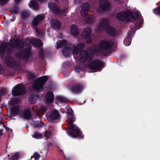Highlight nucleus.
Returning <instances> with one entry per match:
<instances>
[{"label":"nucleus","instance_id":"obj_1","mask_svg":"<svg viewBox=\"0 0 160 160\" xmlns=\"http://www.w3.org/2000/svg\"><path fill=\"white\" fill-rule=\"evenodd\" d=\"M84 46L83 43H79L76 46H74L71 44L66 45L62 51L63 55L66 57L70 56L72 51L74 58L79 62H84L86 60L89 62L88 67L93 71V72L100 71L102 69L103 64L102 62L98 60H92L91 55L87 51H82L78 54L80 50Z\"/></svg>","mask_w":160,"mask_h":160},{"label":"nucleus","instance_id":"obj_2","mask_svg":"<svg viewBox=\"0 0 160 160\" xmlns=\"http://www.w3.org/2000/svg\"><path fill=\"white\" fill-rule=\"evenodd\" d=\"M68 120L67 122L70 126L69 131L67 132L68 135L73 138H75L77 137L79 138H83V136L79 129L76 125L73 123L75 120L73 115L68 116Z\"/></svg>","mask_w":160,"mask_h":160},{"label":"nucleus","instance_id":"obj_3","mask_svg":"<svg viewBox=\"0 0 160 160\" xmlns=\"http://www.w3.org/2000/svg\"><path fill=\"white\" fill-rule=\"evenodd\" d=\"M140 14L139 11L137 10H133L131 12H123L117 14L116 18L118 20L132 22L140 17Z\"/></svg>","mask_w":160,"mask_h":160},{"label":"nucleus","instance_id":"obj_4","mask_svg":"<svg viewBox=\"0 0 160 160\" xmlns=\"http://www.w3.org/2000/svg\"><path fill=\"white\" fill-rule=\"evenodd\" d=\"M95 30L98 31L105 30L108 34L113 36L116 35L115 29L109 26L108 20L103 18L100 19L99 24L95 28Z\"/></svg>","mask_w":160,"mask_h":160},{"label":"nucleus","instance_id":"obj_5","mask_svg":"<svg viewBox=\"0 0 160 160\" xmlns=\"http://www.w3.org/2000/svg\"><path fill=\"white\" fill-rule=\"evenodd\" d=\"M112 43L110 40H105L101 41L98 47L96 49L95 53H100L104 55L102 53L106 51L109 50L112 45Z\"/></svg>","mask_w":160,"mask_h":160},{"label":"nucleus","instance_id":"obj_6","mask_svg":"<svg viewBox=\"0 0 160 160\" xmlns=\"http://www.w3.org/2000/svg\"><path fill=\"white\" fill-rule=\"evenodd\" d=\"M47 80V78L46 76L35 80L32 85V88L37 92H41L43 90V85Z\"/></svg>","mask_w":160,"mask_h":160},{"label":"nucleus","instance_id":"obj_7","mask_svg":"<svg viewBox=\"0 0 160 160\" xmlns=\"http://www.w3.org/2000/svg\"><path fill=\"white\" fill-rule=\"evenodd\" d=\"M19 101L15 99L11 100L8 103V108L11 111V116H15L19 115Z\"/></svg>","mask_w":160,"mask_h":160},{"label":"nucleus","instance_id":"obj_8","mask_svg":"<svg viewBox=\"0 0 160 160\" xmlns=\"http://www.w3.org/2000/svg\"><path fill=\"white\" fill-rule=\"evenodd\" d=\"M89 8V5L88 3H85L81 6L80 13L82 17L86 18L85 20L88 23H91L93 20L92 16L87 14L85 11L88 10Z\"/></svg>","mask_w":160,"mask_h":160},{"label":"nucleus","instance_id":"obj_9","mask_svg":"<svg viewBox=\"0 0 160 160\" xmlns=\"http://www.w3.org/2000/svg\"><path fill=\"white\" fill-rule=\"evenodd\" d=\"M25 91V88L23 85L21 84H18L12 88V94L14 96H17L23 93Z\"/></svg>","mask_w":160,"mask_h":160},{"label":"nucleus","instance_id":"obj_10","mask_svg":"<svg viewBox=\"0 0 160 160\" xmlns=\"http://www.w3.org/2000/svg\"><path fill=\"white\" fill-rule=\"evenodd\" d=\"M109 7L108 0H100V5L97 9L98 12H103L108 9Z\"/></svg>","mask_w":160,"mask_h":160},{"label":"nucleus","instance_id":"obj_11","mask_svg":"<svg viewBox=\"0 0 160 160\" xmlns=\"http://www.w3.org/2000/svg\"><path fill=\"white\" fill-rule=\"evenodd\" d=\"M44 18V16L42 14H40L37 16L33 19L32 24L33 26H36L39 22L42 20Z\"/></svg>","mask_w":160,"mask_h":160},{"label":"nucleus","instance_id":"obj_12","mask_svg":"<svg viewBox=\"0 0 160 160\" xmlns=\"http://www.w3.org/2000/svg\"><path fill=\"white\" fill-rule=\"evenodd\" d=\"M49 116V117L52 119H57L60 117V115L58 111L56 109L52 110Z\"/></svg>","mask_w":160,"mask_h":160},{"label":"nucleus","instance_id":"obj_13","mask_svg":"<svg viewBox=\"0 0 160 160\" xmlns=\"http://www.w3.org/2000/svg\"><path fill=\"white\" fill-rule=\"evenodd\" d=\"M51 24L52 27L54 29H58L61 26L59 21L55 19L52 20L51 22Z\"/></svg>","mask_w":160,"mask_h":160},{"label":"nucleus","instance_id":"obj_14","mask_svg":"<svg viewBox=\"0 0 160 160\" xmlns=\"http://www.w3.org/2000/svg\"><path fill=\"white\" fill-rule=\"evenodd\" d=\"M31 43L35 47H38L42 45V42L40 40L37 39H32L30 41Z\"/></svg>","mask_w":160,"mask_h":160},{"label":"nucleus","instance_id":"obj_15","mask_svg":"<svg viewBox=\"0 0 160 160\" xmlns=\"http://www.w3.org/2000/svg\"><path fill=\"white\" fill-rule=\"evenodd\" d=\"M48 127L49 128V130L46 131L44 134L45 136L47 138H50L54 134L53 128L50 126H49Z\"/></svg>","mask_w":160,"mask_h":160},{"label":"nucleus","instance_id":"obj_16","mask_svg":"<svg viewBox=\"0 0 160 160\" xmlns=\"http://www.w3.org/2000/svg\"><path fill=\"white\" fill-rule=\"evenodd\" d=\"M78 29L75 25H72L70 28V32L71 34L74 36H77L78 34Z\"/></svg>","mask_w":160,"mask_h":160},{"label":"nucleus","instance_id":"obj_17","mask_svg":"<svg viewBox=\"0 0 160 160\" xmlns=\"http://www.w3.org/2000/svg\"><path fill=\"white\" fill-rule=\"evenodd\" d=\"M21 116L25 118H29L31 117V111L30 109L25 110L20 115Z\"/></svg>","mask_w":160,"mask_h":160},{"label":"nucleus","instance_id":"obj_18","mask_svg":"<svg viewBox=\"0 0 160 160\" xmlns=\"http://www.w3.org/2000/svg\"><path fill=\"white\" fill-rule=\"evenodd\" d=\"M6 62L7 65L10 67H13L15 63L13 58L12 57L6 58Z\"/></svg>","mask_w":160,"mask_h":160},{"label":"nucleus","instance_id":"obj_19","mask_svg":"<svg viewBox=\"0 0 160 160\" xmlns=\"http://www.w3.org/2000/svg\"><path fill=\"white\" fill-rule=\"evenodd\" d=\"M48 7L50 10L53 12L58 13L59 12L58 7L53 3H49Z\"/></svg>","mask_w":160,"mask_h":160},{"label":"nucleus","instance_id":"obj_20","mask_svg":"<svg viewBox=\"0 0 160 160\" xmlns=\"http://www.w3.org/2000/svg\"><path fill=\"white\" fill-rule=\"evenodd\" d=\"M46 98L48 102L51 103L53 102V94L51 92H48L46 95Z\"/></svg>","mask_w":160,"mask_h":160},{"label":"nucleus","instance_id":"obj_21","mask_svg":"<svg viewBox=\"0 0 160 160\" xmlns=\"http://www.w3.org/2000/svg\"><path fill=\"white\" fill-rule=\"evenodd\" d=\"M91 32V28L90 27H87L83 31L82 35L85 38L88 37L90 35Z\"/></svg>","mask_w":160,"mask_h":160},{"label":"nucleus","instance_id":"obj_22","mask_svg":"<svg viewBox=\"0 0 160 160\" xmlns=\"http://www.w3.org/2000/svg\"><path fill=\"white\" fill-rule=\"evenodd\" d=\"M133 36V35H131L129 36L128 34V36L126 38H125L123 41L124 44L125 46H128L130 45L131 44V38Z\"/></svg>","mask_w":160,"mask_h":160},{"label":"nucleus","instance_id":"obj_23","mask_svg":"<svg viewBox=\"0 0 160 160\" xmlns=\"http://www.w3.org/2000/svg\"><path fill=\"white\" fill-rule=\"evenodd\" d=\"M38 98L37 97L35 94H33L29 97L28 100L31 104H32L36 102Z\"/></svg>","mask_w":160,"mask_h":160},{"label":"nucleus","instance_id":"obj_24","mask_svg":"<svg viewBox=\"0 0 160 160\" xmlns=\"http://www.w3.org/2000/svg\"><path fill=\"white\" fill-rule=\"evenodd\" d=\"M28 5L33 10H37L38 8L37 3L33 0H32Z\"/></svg>","mask_w":160,"mask_h":160},{"label":"nucleus","instance_id":"obj_25","mask_svg":"<svg viewBox=\"0 0 160 160\" xmlns=\"http://www.w3.org/2000/svg\"><path fill=\"white\" fill-rule=\"evenodd\" d=\"M7 44L4 42L2 43L0 47V53L2 54L7 48Z\"/></svg>","mask_w":160,"mask_h":160},{"label":"nucleus","instance_id":"obj_26","mask_svg":"<svg viewBox=\"0 0 160 160\" xmlns=\"http://www.w3.org/2000/svg\"><path fill=\"white\" fill-rule=\"evenodd\" d=\"M29 53V50H28L26 51H24V52H22L20 55H17L18 57H19L20 58H27L28 56V54Z\"/></svg>","mask_w":160,"mask_h":160},{"label":"nucleus","instance_id":"obj_27","mask_svg":"<svg viewBox=\"0 0 160 160\" xmlns=\"http://www.w3.org/2000/svg\"><path fill=\"white\" fill-rule=\"evenodd\" d=\"M83 87V85L81 84L77 85L74 86L73 90L76 92L80 91L82 89Z\"/></svg>","mask_w":160,"mask_h":160},{"label":"nucleus","instance_id":"obj_28","mask_svg":"<svg viewBox=\"0 0 160 160\" xmlns=\"http://www.w3.org/2000/svg\"><path fill=\"white\" fill-rule=\"evenodd\" d=\"M66 43V41L64 40L59 41L56 43L57 48H59Z\"/></svg>","mask_w":160,"mask_h":160},{"label":"nucleus","instance_id":"obj_29","mask_svg":"<svg viewBox=\"0 0 160 160\" xmlns=\"http://www.w3.org/2000/svg\"><path fill=\"white\" fill-rule=\"evenodd\" d=\"M57 99L60 103L64 104L66 103V99L62 97H58L57 98Z\"/></svg>","mask_w":160,"mask_h":160},{"label":"nucleus","instance_id":"obj_30","mask_svg":"<svg viewBox=\"0 0 160 160\" xmlns=\"http://www.w3.org/2000/svg\"><path fill=\"white\" fill-rule=\"evenodd\" d=\"M46 110V108L44 106H42L41 107L40 109H37L36 111L37 114H39L41 113L44 112Z\"/></svg>","mask_w":160,"mask_h":160},{"label":"nucleus","instance_id":"obj_31","mask_svg":"<svg viewBox=\"0 0 160 160\" xmlns=\"http://www.w3.org/2000/svg\"><path fill=\"white\" fill-rule=\"evenodd\" d=\"M130 29H131V31H130L128 32V36H129L130 35H133L135 32V30L136 29V27H134L133 25H131L130 26Z\"/></svg>","mask_w":160,"mask_h":160},{"label":"nucleus","instance_id":"obj_32","mask_svg":"<svg viewBox=\"0 0 160 160\" xmlns=\"http://www.w3.org/2000/svg\"><path fill=\"white\" fill-rule=\"evenodd\" d=\"M42 136V134L38 132H35L34 134L32 135L33 138H35L37 139L40 138Z\"/></svg>","mask_w":160,"mask_h":160},{"label":"nucleus","instance_id":"obj_33","mask_svg":"<svg viewBox=\"0 0 160 160\" xmlns=\"http://www.w3.org/2000/svg\"><path fill=\"white\" fill-rule=\"evenodd\" d=\"M7 90L6 88H1L0 89V95H3L7 92Z\"/></svg>","mask_w":160,"mask_h":160},{"label":"nucleus","instance_id":"obj_34","mask_svg":"<svg viewBox=\"0 0 160 160\" xmlns=\"http://www.w3.org/2000/svg\"><path fill=\"white\" fill-rule=\"evenodd\" d=\"M40 157L39 154L37 153H35L33 155V157L34 158V160H38Z\"/></svg>","mask_w":160,"mask_h":160},{"label":"nucleus","instance_id":"obj_35","mask_svg":"<svg viewBox=\"0 0 160 160\" xmlns=\"http://www.w3.org/2000/svg\"><path fill=\"white\" fill-rule=\"evenodd\" d=\"M153 11L155 14L160 15V7L159 8L154 9Z\"/></svg>","mask_w":160,"mask_h":160},{"label":"nucleus","instance_id":"obj_36","mask_svg":"<svg viewBox=\"0 0 160 160\" xmlns=\"http://www.w3.org/2000/svg\"><path fill=\"white\" fill-rule=\"evenodd\" d=\"M143 22V20L141 17L140 18V20L139 22L137 24V27L138 28H140V26L141 25Z\"/></svg>","mask_w":160,"mask_h":160},{"label":"nucleus","instance_id":"obj_37","mask_svg":"<svg viewBox=\"0 0 160 160\" xmlns=\"http://www.w3.org/2000/svg\"><path fill=\"white\" fill-rule=\"evenodd\" d=\"M19 157V154L18 153H16L12 156V160H17L18 159Z\"/></svg>","mask_w":160,"mask_h":160},{"label":"nucleus","instance_id":"obj_38","mask_svg":"<svg viewBox=\"0 0 160 160\" xmlns=\"http://www.w3.org/2000/svg\"><path fill=\"white\" fill-rule=\"evenodd\" d=\"M9 0H0V4L1 5L6 4Z\"/></svg>","mask_w":160,"mask_h":160},{"label":"nucleus","instance_id":"obj_39","mask_svg":"<svg viewBox=\"0 0 160 160\" xmlns=\"http://www.w3.org/2000/svg\"><path fill=\"white\" fill-rule=\"evenodd\" d=\"M68 116L73 115V111L71 109H68L67 111Z\"/></svg>","mask_w":160,"mask_h":160},{"label":"nucleus","instance_id":"obj_40","mask_svg":"<svg viewBox=\"0 0 160 160\" xmlns=\"http://www.w3.org/2000/svg\"><path fill=\"white\" fill-rule=\"evenodd\" d=\"M28 74H29V75H28L29 78H33L34 76L33 74H32L31 73H29Z\"/></svg>","mask_w":160,"mask_h":160},{"label":"nucleus","instance_id":"obj_41","mask_svg":"<svg viewBox=\"0 0 160 160\" xmlns=\"http://www.w3.org/2000/svg\"><path fill=\"white\" fill-rule=\"evenodd\" d=\"M58 37L59 38H61L62 37V35L61 33L58 34Z\"/></svg>","mask_w":160,"mask_h":160},{"label":"nucleus","instance_id":"obj_42","mask_svg":"<svg viewBox=\"0 0 160 160\" xmlns=\"http://www.w3.org/2000/svg\"><path fill=\"white\" fill-rule=\"evenodd\" d=\"M115 1L117 2L118 3H120L122 2L123 0H114Z\"/></svg>","mask_w":160,"mask_h":160},{"label":"nucleus","instance_id":"obj_43","mask_svg":"<svg viewBox=\"0 0 160 160\" xmlns=\"http://www.w3.org/2000/svg\"><path fill=\"white\" fill-rule=\"evenodd\" d=\"M81 0H74V3H77L79 2Z\"/></svg>","mask_w":160,"mask_h":160},{"label":"nucleus","instance_id":"obj_44","mask_svg":"<svg viewBox=\"0 0 160 160\" xmlns=\"http://www.w3.org/2000/svg\"><path fill=\"white\" fill-rule=\"evenodd\" d=\"M75 71H76V72H79V70L78 68H75Z\"/></svg>","mask_w":160,"mask_h":160},{"label":"nucleus","instance_id":"obj_45","mask_svg":"<svg viewBox=\"0 0 160 160\" xmlns=\"http://www.w3.org/2000/svg\"><path fill=\"white\" fill-rule=\"evenodd\" d=\"M21 0H15V1L16 3H18Z\"/></svg>","mask_w":160,"mask_h":160},{"label":"nucleus","instance_id":"obj_46","mask_svg":"<svg viewBox=\"0 0 160 160\" xmlns=\"http://www.w3.org/2000/svg\"><path fill=\"white\" fill-rule=\"evenodd\" d=\"M2 131L1 129H0V136L2 135Z\"/></svg>","mask_w":160,"mask_h":160},{"label":"nucleus","instance_id":"obj_47","mask_svg":"<svg viewBox=\"0 0 160 160\" xmlns=\"http://www.w3.org/2000/svg\"><path fill=\"white\" fill-rule=\"evenodd\" d=\"M40 2H42L44 0H38Z\"/></svg>","mask_w":160,"mask_h":160},{"label":"nucleus","instance_id":"obj_48","mask_svg":"<svg viewBox=\"0 0 160 160\" xmlns=\"http://www.w3.org/2000/svg\"><path fill=\"white\" fill-rule=\"evenodd\" d=\"M40 126V125L38 124L37 126H35V127H39Z\"/></svg>","mask_w":160,"mask_h":160},{"label":"nucleus","instance_id":"obj_49","mask_svg":"<svg viewBox=\"0 0 160 160\" xmlns=\"http://www.w3.org/2000/svg\"><path fill=\"white\" fill-rule=\"evenodd\" d=\"M0 124H3V123H2V122H0Z\"/></svg>","mask_w":160,"mask_h":160},{"label":"nucleus","instance_id":"obj_50","mask_svg":"<svg viewBox=\"0 0 160 160\" xmlns=\"http://www.w3.org/2000/svg\"><path fill=\"white\" fill-rule=\"evenodd\" d=\"M90 42V41H89V42H88V43H89V42Z\"/></svg>","mask_w":160,"mask_h":160},{"label":"nucleus","instance_id":"obj_51","mask_svg":"<svg viewBox=\"0 0 160 160\" xmlns=\"http://www.w3.org/2000/svg\"><path fill=\"white\" fill-rule=\"evenodd\" d=\"M5 128L6 129H6V128L5 127Z\"/></svg>","mask_w":160,"mask_h":160},{"label":"nucleus","instance_id":"obj_52","mask_svg":"<svg viewBox=\"0 0 160 160\" xmlns=\"http://www.w3.org/2000/svg\"><path fill=\"white\" fill-rule=\"evenodd\" d=\"M40 123H42V122L41 121H40Z\"/></svg>","mask_w":160,"mask_h":160}]
</instances>
